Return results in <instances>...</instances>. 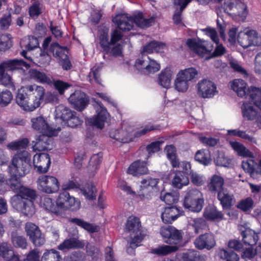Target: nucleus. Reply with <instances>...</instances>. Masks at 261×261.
I'll use <instances>...</instances> for the list:
<instances>
[{"mask_svg": "<svg viewBox=\"0 0 261 261\" xmlns=\"http://www.w3.org/2000/svg\"><path fill=\"white\" fill-rule=\"evenodd\" d=\"M96 104L95 109L97 115L95 117L89 118L88 122L91 125L101 129L103 127L109 114L101 102L97 101Z\"/></svg>", "mask_w": 261, "mask_h": 261, "instance_id": "10", "label": "nucleus"}, {"mask_svg": "<svg viewBox=\"0 0 261 261\" xmlns=\"http://www.w3.org/2000/svg\"><path fill=\"white\" fill-rule=\"evenodd\" d=\"M113 22L118 28L122 31H129L134 27L135 23L134 17H128L126 15H117L114 19Z\"/></svg>", "mask_w": 261, "mask_h": 261, "instance_id": "22", "label": "nucleus"}, {"mask_svg": "<svg viewBox=\"0 0 261 261\" xmlns=\"http://www.w3.org/2000/svg\"><path fill=\"white\" fill-rule=\"evenodd\" d=\"M18 194L23 198L31 200L32 201L36 198V193L35 190L23 186L20 189Z\"/></svg>", "mask_w": 261, "mask_h": 261, "instance_id": "60", "label": "nucleus"}, {"mask_svg": "<svg viewBox=\"0 0 261 261\" xmlns=\"http://www.w3.org/2000/svg\"><path fill=\"white\" fill-rule=\"evenodd\" d=\"M172 71L169 68H166L159 75L158 82L160 85L165 88H169L171 85Z\"/></svg>", "mask_w": 261, "mask_h": 261, "instance_id": "37", "label": "nucleus"}, {"mask_svg": "<svg viewBox=\"0 0 261 261\" xmlns=\"http://www.w3.org/2000/svg\"><path fill=\"white\" fill-rule=\"evenodd\" d=\"M190 225L192 227L194 232L196 234L201 232L206 227V221L201 218L194 219Z\"/></svg>", "mask_w": 261, "mask_h": 261, "instance_id": "53", "label": "nucleus"}, {"mask_svg": "<svg viewBox=\"0 0 261 261\" xmlns=\"http://www.w3.org/2000/svg\"><path fill=\"white\" fill-rule=\"evenodd\" d=\"M145 161L138 160L132 163L128 167L127 173L134 176H139L146 174L148 172Z\"/></svg>", "mask_w": 261, "mask_h": 261, "instance_id": "23", "label": "nucleus"}, {"mask_svg": "<svg viewBox=\"0 0 261 261\" xmlns=\"http://www.w3.org/2000/svg\"><path fill=\"white\" fill-rule=\"evenodd\" d=\"M141 227V222L138 218L130 216L128 218L126 223V229L128 231L137 233L140 231Z\"/></svg>", "mask_w": 261, "mask_h": 261, "instance_id": "48", "label": "nucleus"}, {"mask_svg": "<svg viewBox=\"0 0 261 261\" xmlns=\"http://www.w3.org/2000/svg\"><path fill=\"white\" fill-rule=\"evenodd\" d=\"M242 111L243 117L248 120H254L258 115L257 112L251 103L246 102L243 103L242 106Z\"/></svg>", "mask_w": 261, "mask_h": 261, "instance_id": "45", "label": "nucleus"}, {"mask_svg": "<svg viewBox=\"0 0 261 261\" xmlns=\"http://www.w3.org/2000/svg\"><path fill=\"white\" fill-rule=\"evenodd\" d=\"M195 247L200 250H210L216 245L215 235L212 232L201 234L195 238L194 241Z\"/></svg>", "mask_w": 261, "mask_h": 261, "instance_id": "9", "label": "nucleus"}, {"mask_svg": "<svg viewBox=\"0 0 261 261\" xmlns=\"http://www.w3.org/2000/svg\"><path fill=\"white\" fill-rule=\"evenodd\" d=\"M12 45V42L10 34L0 35V50L5 51L10 48Z\"/></svg>", "mask_w": 261, "mask_h": 261, "instance_id": "58", "label": "nucleus"}, {"mask_svg": "<svg viewBox=\"0 0 261 261\" xmlns=\"http://www.w3.org/2000/svg\"><path fill=\"white\" fill-rule=\"evenodd\" d=\"M135 23L139 28L145 29L152 25L155 21V18L151 17L149 18H144L142 13H139L134 16Z\"/></svg>", "mask_w": 261, "mask_h": 261, "instance_id": "38", "label": "nucleus"}, {"mask_svg": "<svg viewBox=\"0 0 261 261\" xmlns=\"http://www.w3.org/2000/svg\"><path fill=\"white\" fill-rule=\"evenodd\" d=\"M161 199L167 204H172L178 201V195L176 193H166L164 195L161 193Z\"/></svg>", "mask_w": 261, "mask_h": 261, "instance_id": "61", "label": "nucleus"}, {"mask_svg": "<svg viewBox=\"0 0 261 261\" xmlns=\"http://www.w3.org/2000/svg\"><path fill=\"white\" fill-rule=\"evenodd\" d=\"M31 168V155L27 151H20L15 154L11 164L8 167L11 177L8 180V184L12 190L19 192L23 187L19 177L27 174Z\"/></svg>", "mask_w": 261, "mask_h": 261, "instance_id": "1", "label": "nucleus"}, {"mask_svg": "<svg viewBox=\"0 0 261 261\" xmlns=\"http://www.w3.org/2000/svg\"><path fill=\"white\" fill-rule=\"evenodd\" d=\"M233 14L241 17H246L247 15V7L244 3L237 0Z\"/></svg>", "mask_w": 261, "mask_h": 261, "instance_id": "63", "label": "nucleus"}, {"mask_svg": "<svg viewBox=\"0 0 261 261\" xmlns=\"http://www.w3.org/2000/svg\"><path fill=\"white\" fill-rule=\"evenodd\" d=\"M103 67V64L100 63L94 66L89 73V81L91 84L96 83L101 85L100 72Z\"/></svg>", "mask_w": 261, "mask_h": 261, "instance_id": "35", "label": "nucleus"}, {"mask_svg": "<svg viewBox=\"0 0 261 261\" xmlns=\"http://www.w3.org/2000/svg\"><path fill=\"white\" fill-rule=\"evenodd\" d=\"M178 247L176 245H163L151 249V253L158 255H166L176 251Z\"/></svg>", "mask_w": 261, "mask_h": 261, "instance_id": "46", "label": "nucleus"}, {"mask_svg": "<svg viewBox=\"0 0 261 261\" xmlns=\"http://www.w3.org/2000/svg\"><path fill=\"white\" fill-rule=\"evenodd\" d=\"M11 241L13 245L16 248L25 249L28 247V242L25 237L20 235L16 231L11 233Z\"/></svg>", "mask_w": 261, "mask_h": 261, "instance_id": "41", "label": "nucleus"}, {"mask_svg": "<svg viewBox=\"0 0 261 261\" xmlns=\"http://www.w3.org/2000/svg\"><path fill=\"white\" fill-rule=\"evenodd\" d=\"M254 205V202L251 197H247L241 200L237 205V207L243 212H247L252 209Z\"/></svg>", "mask_w": 261, "mask_h": 261, "instance_id": "59", "label": "nucleus"}, {"mask_svg": "<svg viewBox=\"0 0 261 261\" xmlns=\"http://www.w3.org/2000/svg\"><path fill=\"white\" fill-rule=\"evenodd\" d=\"M146 235V232L145 231L141 230L139 234L135 236L130 242L129 247L127 248V252L134 254V250L141 245V242Z\"/></svg>", "mask_w": 261, "mask_h": 261, "instance_id": "47", "label": "nucleus"}, {"mask_svg": "<svg viewBox=\"0 0 261 261\" xmlns=\"http://www.w3.org/2000/svg\"><path fill=\"white\" fill-rule=\"evenodd\" d=\"M54 56L58 59L60 65L65 70H68L72 67V64L67 55V50L59 46L58 44L51 45L49 48Z\"/></svg>", "mask_w": 261, "mask_h": 261, "instance_id": "11", "label": "nucleus"}, {"mask_svg": "<svg viewBox=\"0 0 261 261\" xmlns=\"http://www.w3.org/2000/svg\"><path fill=\"white\" fill-rule=\"evenodd\" d=\"M174 87L178 92H185L189 88V82L178 73L174 82Z\"/></svg>", "mask_w": 261, "mask_h": 261, "instance_id": "52", "label": "nucleus"}, {"mask_svg": "<svg viewBox=\"0 0 261 261\" xmlns=\"http://www.w3.org/2000/svg\"><path fill=\"white\" fill-rule=\"evenodd\" d=\"M12 97V94L10 91L8 90L1 91L0 90V106L6 107L10 103Z\"/></svg>", "mask_w": 261, "mask_h": 261, "instance_id": "62", "label": "nucleus"}, {"mask_svg": "<svg viewBox=\"0 0 261 261\" xmlns=\"http://www.w3.org/2000/svg\"><path fill=\"white\" fill-rule=\"evenodd\" d=\"M221 258L226 261H238L239 257L238 254L232 251L222 250L220 252Z\"/></svg>", "mask_w": 261, "mask_h": 261, "instance_id": "64", "label": "nucleus"}, {"mask_svg": "<svg viewBox=\"0 0 261 261\" xmlns=\"http://www.w3.org/2000/svg\"><path fill=\"white\" fill-rule=\"evenodd\" d=\"M183 212L176 206L166 207L162 214L161 218L165 223H172Z\"/></svg>", "mask_w": 261, "mask_h": 261, "instance_id": "25", "label": "nucleus"}, {"mask_svg": "<svg viewBox=\"0 0 261 261\" xmlns=\"http://www.w3.org/2000/svg\"><path fill=\"white\" fill-rule=\"evenodd\" d=\"M203 204L204 198L199 190L192 189L187 192L183 203L185 208L194 212H199L202 209Z\"/></svg>", "mask_w": 261, "mask_h": 261, "instance_id": "3", "label": "nucleus"}, {"mask_svg": "<svg viewBox=\"0 0 261 261\" xmlns=\"http://www.w3.org/2000/svg\"><path fill=\"white\" fill-rule=\"evenodd\" d=\"M244 171L248 173L253 178H256L261 175V169L257 163L252 159L243 160L241 164Z\"/></svg>", "mask_w": 261, "mask_h": 261, "instance_id": "21", "label": "nucleus"}, {"mask_svg": "<svg viewBox=\"0 0 261 261\" xmlns=\"http://www.w3.org/2000/svg\"><path fill=\"white\" fill-rule=\"evenodd\" d=\"M11 203L15 209L25 215H32L35 212L33 201L23 198L18 194L11 198Z\"/></svg>", "mask_w": 261, "mask_h": 261, "instance_id": "6", "label": "nucleus"}, {"mask_svg": "<svg viewBox=\"0 0 261 261\" xmlns=\"http://www.w3.org/2000/svg\"><path fill=\"white\" fill-rule=\"evenodd\" d=\"M38 189L47 194L57 192L60 189V183L58 179L53 176L42 175L37 181Z\"/></svg>", "mask_w": 261, "mask_h": 261, "instance_id": "4", "label": "nucleus"}, {"mask_svg": "<svg viewBox=\"0 0 261 261\" xmlns=\"http://www.w3.org/2000/svg\"><path fill=\"white\" fill-rule=\"evenodd\" d=\"M69 221L87 230L89 233L96 232L99 230V228L97 226L87 222L81 219L76 218H71Z\"/></svg>", "mask_w": 261, "mask_h": 261, "instance_id": "34", "label": "nucleus"}, {"mask_svg": "<svg viewBox=\"0 0 261 261\" xmlns=\"http://www.w3.org/2000/svg\"><path fill=\"white\" fill-rule=\"evenodd\" d=\"M99 44L103 51L109 53L111 50V44L109 39V29L103 28L99 30Z\"/></svg>", "mask_w": 261, "mask_h": 261, "instance_id": "30", "label": "nucleus"}, {"mask_svg": "<svg viewBox=\"0 0 261 261\" xmlns=\"http://www.w3.org/2000/svg\"><path fill=\"white\" fill-rule=\"evenodd\" d=\"M29 143L28 139L24 138L16 141L12 142L7 145V147L13 150H17L25 148Z\"/></svg>", "mask_w": 261, "mask_h": 261, "instance_id": "57", "label": "nucleus"}, {"mask_svg": "<svg viewBox=\"0 0 261 261\" xmlns=\"http://www.w3.org/2000/svg\"><path fill=\"white\" fill-rule=\"evenodd\" d=\"M27 68L30 67L29 64L21 59L10 60L2 62L0 64V75L4 73L5 71H13L16 69Z\"/></svg>", "mask_w": 261, "mask_h": 261, "instance_id": "19", "label": "nucleus"}, {"mask_svg": "<svg viewBox=\"0 0 261 261\" xmlns=\"http://www.w3.org/2000/svg\"><path fill=\"white\" fill-rule=\"evenodd\" d=\"M195 160L205 166L211 162L210 151L208 149H201L197 151L195 155Z\"/></svg>", "mask_w": 261, "mask_h": 261, "instance_id": "44", "label": "nucleus"}, {"mask_svg": "<svg viewBox=\"0 0 261 261\" xmlns=\"http://www.w3.org/2000/svg\"><path fill=\"white\" fill-rule=\"evenodd\" d=\"M230 85L233 90L241 97L249 96V99L253 104L261 110V89L254 86H251L246 91L247 84L241 79H235L230 82Z\"/></svg>", "mask_w": 261, "mask_h": 261, "instance_id": "2", "label": "nucleus"}, {"mask_svg": "<svg viewBox=\"0 0 261 261\" xmlns=\"http://www.w3.org/2000/svg\"><path fill=\"white\" fill-rule=\"evenodd\" d=\"M198 95L203 98H211L218 93L216 85L212 81L203 79L197 84Z\"/></svg>", "mask_w": 261, "mask_h": 261, "instance_id": "7", "label": "nucleus"}, {"mask_svg": "<svg viewBox=\"0 0 261 261\" xmlns=\"http://www.w3.org/2000/svg\"><path fill=\"white\" fill-rule=\"evenodd\" d=\"M135 66L137 69H145L149 73L155 72L160 69V64L155 61L151 60L148 56L144 55L136 61Z\"/></svg>", "mask_w": 261, "mask_h": 261, "instance_id": "15", "label": "nucleus"}, {"mask_svg": "<svg viewBox=\"0 0 261 261\" xmlns=\"http://www.w3.org/2000/svg\"><path fill=\"white\" fill-rule=\"evenodd\" d=\"M41 206L46 211L53 213L57 216L60 215V212L53 199L48 197H43L41 201Z\"/></svg>", "mask_w": 261, "mask_h": 261, "instance_id": "43", "label": "nucleus"}, {"mask_svg": "<svg viewBox=\"0 0 261 261\" xmlns=\"http://www.w3.org/2000/svg\"><path fill=\"white\" fill-rule=\"evenodd\" d=\"M178 73L189 82L194 80L198 75V71L195 68L191 67L181 70Z\"/></svg>", "mask_w": 261, "mask_h": 261, "instance_id": "54", "label": "nucleus"}, {"mask_svg": "<svg viewBox=\"0 0 261 261\" xmlns=\"http://www.w3.org/2000/svg\"><path fill=\"white\" fill-rule=\"evenodd\" d=\"M162 236L167 240L165 242L167 244L176 245L179 243L182 239L183 232L173 226L162 227L161 229Z\"/></svg>", "mask_w": 261, "mask_h": 261, "instance_id": "13", "label": "nucleus"}, {"mask_svg": "<svg viewBox=\"0 0 261 261\" xmlns=\"http://www.w3.org/2000/svg\"><path fill=\"white\" fill-rule=\"evenodd\" d=\"M217 198L224 209L230 208L235 201L233 195L224 189L219 191Z\"/></svg>", "mask_w": 261, "mask_h": 261, "instance_id": "27", "label": "nucleus"}, {"mask_svg": "<svg viewBox=\"0 0 261 261\" xmlns=\"http://www.w3.org/2000/svg\"><path fill=\"white\" fill-rule=\"evenodd\" d=\"M32 127L40 133L47 135H55L56 131L51 127L44 117L39 116L31 119Z\"/></svg>", "mask_w": 261, "mask_h": 261, "instance_id": "18", "label": "nucleus"}, {"mask_svg": "<svg viewBox=\"0 0 261 261\" xmlns=\"http://www.w3.org/2000/svg\"><path fill=\"white\" fill-rule=\"evenodd\" d=\"M110 137L116 141L123 143H128L132 141V136L124 129L112 130Z\"/></svg>", "mask_w": 261, "mask_h": 261, "instance_id": "31", "label": "nucleus"}, {"mask_svg": "<svg viewBox=\"0 0 261 261\" xmlns=\"http://www.w3.org/2000/svg\"><path fill=\"white\" fill-rule=\"evenodd\" d=\"M203 216L209 220H221L223 219L224 215L222 212L219 211L215 206H209L205 209Z\"/></svg>", "mask_w": 261, "mask_h": 261, "instance_id": "33", "label": "nucleus"}, {"mask_svg": "<svg viewBox=\"0 0 261 261\" xmlns=\"http://www.w3.org/2000/svg\"><path fill=\"white\" fill-rule=\"evenodd\" d=\"M230 144L232 148L238 152L239 155L253 157V153L241 143L237 142H230Z\"/></svg>", "mask_w": 261, "mask_h": 261, "instance_id": "50", "label": "nucleus"}, {"mask_svg": "<svg viewBox=\"0 0 261 261\" xmlns=\"http://www.w3.org/2000/svg\"><path fill=\"white\" fill-rule=\"evenodd\" d=\"M69 102L75 109L83 111L88 103V99L85 93L81 91H75L68 98Z\"/></svg>", "mask_w": 261, "mask_h": 261, "instance_id": "17", "label": "nucleus"}, {"mask_svg": "<svg viewBox=\"0 0 261 261\" xmlns=\"http://www.w3.org/2000/svg\"><path fill=\"white\" fill-rule=\"evenodd\" d=\"M186 43L191 50L199 55L203 56L212 50L211 43L199 39H188Z\"/></svg>", "mask_w": 261, "mask_h": 261, "instance_id": "14", "label": "nucleus"}, {"mask_svg": "<svg viewBox=\"0 0 261 261\" xmlns=\"http://www.w3.org/2000/svg\"><path fill=\"white\" fill-rule=\"evenodd\" d=\"M54 135H47L42 134L39 136L36 141H34L33 148L39 151L51 150L53 148V139L51 137Z\"/></svg>", "mask_w": 261, "mask_h": 261, "instance_id": "20", "label": "nucleus"}, {"mask_svg": "<svg viewBox=\"0 0 261 261\" xmlns=\"http://www.w3.org/2000/svg\"><path fill=\"white\" fill-rule=\"evenodd\" d=\"M25 230L30 241L36 247L43 245L45 242L44 234L39 227L32 222H27L25 225Z\"/></svg>", "mask_w": 261, "mask_h": 261, "instance_id": "8", "label": "nucleus"}, {"mask_svg": "<svg viewBox=\"0 0 261 261\" xmlns=\"http://www.w3.org/2000/svg\"><path fill=\"white\" fill-rule=\"evenodd\" d=\"M59 252L54 249L46 250L41 258V261H61Z\"/></svg>", "mask_w": 261, "mask_h": 261, "instance_id": "51", "label": "nucleus"}, {"mask_svg": "<svg viewBox=\"0 0 261 261\" xmlns=\"http://www.w3.org/2000/svg\"><path fill=\"white\" fill-rule=\"evenodd\" d=\"M28 87L30 88L31 90H29L30 94L31 95H33L34 97L33 100L34 103L33 108L36 109L40 107L43 101L45 95V89L43 87L36 84L28 85Z\"/></svg>", "mask_w": 261, "mask_h": 261, "instance_id": "26", "label": "nucleus"}, {"mask_svg": "<svg viewBox=\"0 0 261 261\" xmlns=\"http://www.w3.org/2000/svg\"><path fill=\"white\" fill-rule=\"evenodd\" d=\"M214 160L216 165L219 166L226 167L230 163L229 160L222 151H217L215 154Z\"/></svg>", "mask_w": 261, "mask_h": 261, "instance_id": "55", "label": "nucleus"}, {"mask_svg": "<svg viewBox=\"0 0 261 261\" xmlns=\"http://www.w3.org/2000/svg\"><path fill=\"white\" fill-rule=\"evenodd\" d=\"M81 192L88 199L93 200L96 198V190L92 185H88L81 189Z\"/></svg>", "mask_w": 261, "mask_h": 261, "instance_id": "56", "label": "nucleus"}, {"mask_svg": "<svg viewBox=\"0 0 261 261\" xmlns=\"http://www.w3.org/2000/svg\"><path fill=\"white\" fill-rule=\"evenodd\" d=\"M50 159L48 154L41 153L36 154L34 156L33 164L37 171L40 173H46L50 167Z\"/></svg>", "mask_w": 261, "mask_h": 261, "instance_id": "16", "label": "nucleus"}, {"mask_svg": "<svg viewBox=\"0 0 261 261\" xmlns=\"http://www.w3.org/2000/svg\"><path fill=\"white\" fill-rule=\"evenodd\" d=\"M238 42L244 48L253 46H259L261 44V38L257 36V34L254 30H247L239 32Z\"/></svg>", "mask_w": 261, "mask_h": 261, "instance_id": "5", "label": "nucleus"}, {"mask_svg": "<svg viewBox=\"0 0 261 261\" xmlns=\"http://www.w3.org/2000/svg\"><path fill=\"white\" fill-rule=\"evenodd\" d=\"M68 193L64 192L59 194L56 201V206L60 212V215L62 214L63 211L67 210V202Z\"/></svg>", "mask_w": 261, "mask_h": 261, "instance_id": "49", "label": "nucleus"}, {"mask_svg": "<svg viewBox=\"0 0 261 261\" xmlns=\"http://www.w3.org/2000/svg\"><path fill=\"white\" fill-rule=\"evenodd\" d=\"M29 90H31L30 88H28V86L19 89L16 97V102L24 110L33 111L35 108H32L34 107L33 102L31 103L29 101V97L31 95Z\"/></svg>", "mask_w": 261, "mask_h": 261, "instance_id": "12", "label": "nucleus"}, {"mask_svg": "<svg viewBox=\"0 0 261 261\" xmlns=\"http://www.w3.org/2000/svg\"><path fill=\"white\" fill-rule=\"evenodd\" d=\"M31 75L37 82L48 85H52L53 78L44 72H40L36 69H32L31 71Z\"/></svg>", "mask_w": 261, "mask_h": 261, "instance_id": "39", "label": "nucleus"}, {"mask_svg": "<svg viewBox=\"0 0 261 261\" xmlns=\"http://www.w3.org/2000/svg\"><path fill=\"white\" fill-rule=\"evenodd\" d=\"M0 256L8 261L20 260L19 256L15 255L14 251L6 243H3L0 245Z\"/></svg>", "mask_w": 261, "mask_h": 261, "instance_id": "32", "label": "nucleus"}, {"mask_svg": "<svg viewBox=\"0 0 261 261\" xmlns=\"http://www.w3.org/2000/svg\"><path fill=\"white\" fill-rule=\"evenodd\" d=\"M224 180L221 176L214 174L211 179L207 185V188L212 193L219 192L224 189L223 186Z\"/></svg>", "mask_w": 261, "mask_h": 261, "instance_id": "29", "label": "nucleus"}, {"mask_svg": "<svg viewBox=\"0 0 261 261\" xmlns=\"http://www.w3.org/2000/svg\"><path fill=\"white\" fill-rule=\"evenodd\" d=\"M242 241L245 245L253 246L256 244L258 240V236L253 230L249 228H245L242 230Z\"/></svg>", "mask_w": 261, "mask_h": 261, "instance_id": "28", "label": "nucleus"}, {"mask_svg": "<svg viewBox=\"0 0 261 261\" xmlns=\"http://www.w3.org/2000/svg\"><path fill=\"white\" fill-rule=\"evenodd\" d=\"M189 182V178L182 171L176 172L172 179L173 187L178 189H181L183 186H187Z\"/></svg>", "mask_w": 261, "mask_h": 261, "instance_id": "40", "label": "nucleus"}, {"mask_svg": "<svg viewBox=\"0 0 261 261\" xmlns=\"http://www.w3.org/2000/svg\"><path fill=\"white\" fill-rule=\"evenodd\" d=\"M20 44L23 50L20 53L22 56L29 59L30 58L27 57L28 51H30L39 47V41L38 39L34 36H30L21 40Z\"/></svg>", "mask_w": 261, "mask_h": 261, "instance_id": "24", "label": "nucleus"}, {"mask_svg": "<svg viewBox=\"0 0 261 261\" xmlns=\"http://www.w3.org/2000/svg\"><path fill=\"white\" fill-rule=\"evenodd\" d=\"M83 245L79 241L74 239H69L65 240L58 246V249L63 251H66L69 249L82 248Z\"/></svg>", "mask_w": 261, "mask_h": 261, "instance_id": "42", "label": "nucleus"}, {"mask_svg": "<svg viewBox=\"0 0 261 261\" xmlns=\"http://www.w3.org/2000/svg\"><path fill=\"white\" fill-rule=\"evenodd\" d=\"M73 112L68 107L60 105L56 108L55 116L56 118H59L65 122L70 117L73 116Z\"/></svg>", "mask_w": 261, "mask_h": 261, "instance_id": "36", "label": "nucleus"}]
</instances>
